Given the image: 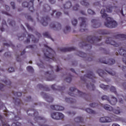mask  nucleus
<instances>
[{
  "instance_id": "nucleus-41",
  "label": "nucleus",
  "mask_w": 126,
  "mask_h": 126,
  "mask_svg": "<svg viewBox=\"0 0 126 126\" xmlns=\"http://www.w3.org/2000/svg\"><path fill=\"white\" fill-rule=\"evenodd\" d=\"M81 4L82 5H84L86 7H88V5H89V3L86 2V0H82L81 1Z\"/></svg>"
},
{
  "instance_id": "nucleus-47",
  "label": "nucleus",
  "mask_w": 126,
  "mask_h": 126,
  "mask_svg": "<svg viewBox=\"0 0 126 126\" xmlns=\"http://www.w3.org/2000/svg\"><path fill=\"white\" fill-rule=\"evenodd\" d=\"M71 22H72V25H73V26H76V25H77V20H76L75 19H73L71 20Z\"/></svg>"
},
{
  "instance_id": "nucleus-54",
  "label": "nucleus",
  "mask_w": 126,
  "mask_h": 126,
  "mask_svg": "<svg viewBox=\"0 0 126 126\" xmlns=\"http://www.w3.org/2000/svg\"><path fill=\"white\" fill-rule=\"evenodd\" d=\"M79 8V5L78 4H76L75 6L73 7V10H78Z\"/></svg>"
},
{
  "instance_id": "nucleus-9",
  "label": "nucleus",
  "mask_w": 126,
  "mask_h": 126,
  "mask_svg": "<svg viewBox=\"0 0 126 126\" xmlns=\"http://www.w3.org/2000/svg\"><path fill=\"white\" fill-rule=\"evenodd\" d=\"M12 93L14 96L16 97V98L14 97L13 98V102L15 105H19V106L21 105V104H22V101L17 97H21V96H22V93L21 92H12Z\"/></svg>"
},
{
  "instance_id": "nucleus-3",
  "label": "nucleus",
  "mask_w": 126,
  "mask_h": 126,
  "mask_svg": "<svg viewBox=\"0 0 126 126\" xmlns=\"http://www.w3.org/2000/svg\"><path fill=\"white\" fill-rule=\"evenodd\" d=\"M101 17L105 18L106 22L104 23V25L108 28H115L118 26V23L114 21L113 18L108 17V14H106V10L102 9L100 11Z\"/></svg>"
},
{
  "instance_id": "nucleus-39",
  "label": "nucleus",
  "mask_w": 126,
  "mask_h": 126,
  "mask_svg": "<svg viewBox=\"0 0 126 126\" xmlns=\"http://www.w3.org/2000/svg\"><path fill=\"white\" fill-rule=\"evenodd\" d=\"M85 111L86 112H87V113H88V114H93V115H94L96 113L93 110L90 108H87L86 109Z\"/></svg>"
},
{
  "instance_id": "nucleus-46",
  "label": "nucleus",
  "mask_w": 126,
  "mask_h": 126,
  "mask_svg": "<svg viewBox=\"0 0 126 126\" xmlns=\"http://www.w3.org/2000/svg\"><path fill=\"white\" fill-rule=\"evenodd\" d=\"M43 34V36H44V37H46V38L51 39V35L50 34H49V32H44Z\"/></svg>"
},
{
  "instance_id": "nucleus-55",
  "label": "nucleus",
  "mask_w": 126,
  "mask_h": 126,
  "mask_svg": "<svg viewBox=\"0 0 126 126\" xmlns=\"http://www.w3.org/2000/svg\"><path fill=\"white\" fill-rule=\"evenodd\" d=\"M4 56L5 57H11V53H10V52H6L4 53Z\"/></svg>"
},
{
  "instance_id": "nucleus-36",
  "label": "nucleus",
  "mask_w": 126,
  "mask_h": 126,
  "mask_svg": "<svg viewBox=\"0 0 126 126\" xmlns=\"http://www.w3.org/2000/svg\"><path fill=\"white\" fill-rule=\"evenodd\" d=\"M72 79V75H71V74H68L67 75V77L65 79V80L66 82L70 83V82H71Z\"/></svg>"
},
{
  "instance_id": "nucleus-1",
  "label": "nucleus",
  "mask_w": 126,
  "mask_h": 126,
  "mask_svg": "<svg viewBox=\"0 0 126 126\" xmlns=\"http://www.w3.org/2000/svg\"><path fill=\"white\" fill-rule=\"evenodd\" d=\"M88 79H91L93 83H95V82H96L95 81L96 77L94 73H93V72L91 70L87 71L86 75L83 77H81V80L85 81V83H87L86 87L87 89H91V90L94 91L95 89V85L93 84H91V83H89Z\"/></svg>"
},
{
  "instance_id": "nucleus-4",
  "label": "nucleus",
  "mask_w": 126,
  "mask_h": 126,
  "mask_svg": "<svg viewBox=\"0 0 126 126\" xmlns=\"http://www.w3.org/2000/svg\"><path fill=\"white\" fill-rule=\"evenodd\" d=\"M44 47L46 49V51L43 50L44 59L47 60V62H50V60L56 61L55 58L56 52H55V51L46 44L44 45Z\"/></svg>"
},
{
  "instance_id": "nucleus-50",
  "label": "nucleus",
  "mask_w": 126,
  "mask_h": 126,
  "mask_svg": "<svg viewBox=\"0 0 126 126\" xmlns=\"http://www.w3.org/2000/svg\"><path fill=\"white\" fill-rule=\"evenodd\" d=\"M4 88H5V86L0 83V91H4Z\"/></svg>"
},
{
  "instance_id": "nucleus-20",
  "label": "nucleus",
  "mask_w": 126,
  "mask_h": 126,
  "mask_svg": "<svg viewBox=\"0 0 126 126\" xmlns=\"http://www.w3.org/2000/svg\"><path fill=\"white\" fill-rule=\"evenodd\" d=\"M50 27L51 28H55L56 30L62 29V25L58 22H52L50 25Z\"/></svg>"
},
{
  "instance_id": "nucleus-25",
  "label": "nucleus",
  "mask_w": 126,
  "mask_h": 126,
  "mask_svg": "<svg viewBox=\"0 0 126 126\" xmlns=\"http://www.w3.org/2000/svg\"><path fill=\"white\" fill-rule=\"evenodd\" d=\"M97 72L98 75L100 76V77H102L103 78V79L106 78V77L107 76V73L104 71V70L99 69L97 70Z\"/></svg>"
},
{
  "instance_id": "nucleus-33",
  "label": "nucleus",
  "mask_w": 126,
  "mask_h": 126,
  "mask_svg": "<svg viewBox=\"0 0 126 126\" xmlns=\"http://www.w3.org/2000/svg\"><path fill=\"white\" fill-rule=\"evenodd\" d=\"M117 6H112L111 5L106 6V10L108 12H112L113 8H117Z\"/></svg>"
},
{
  "instance_id": "nucleus-43",
  "label": "nucleus",
  "mask_w": 126,
  "mask_h": 126,
  "mask_svg": "<svg viewBox=\"0 0 126 126\" xmlns=\"http://www.w3.org/2000/svg\"><path fill=\"white\" fill-rule=\"evenodd\" d=\"M70 31V27L67 26L65 27V29L63 30V32L65 33V34H66V33H68Z\"/></svg>"
},
{
  "instance_id": "nucleus-22",
  "label": "nucleus",
  "mask_w": 126,
  "mask_h": 126,
  "mask_svg": "<svg viewBox=\"0 0 126 126\" xmlns=\"http://www.w3.org/2000/svg\"><path fill=\"white\" fill-rule=\"evenodd\" d=\"M49 21H51V19L50 17L47 16L46 17L42 18L41 24H42L43 26H47V25H48V22Z\"/></svg>"
},
{
  "instance_id": "nucleus-10",
  "label": "nucleus",
  "mask_w": 126,
  "mask_h": 126,
  "mask_svg": "<svg viewBox=\"0 0 126 126\" xmlns=\"http://www.w3.org/2000/svg\"><path fill=\"white\" fill-rule=\"evenodd\" d=\"M23 7H29V10L31 12H34V0H31L29 3L27 1L23 2L22 3Z\"/></svg>"
},
{
  "instance_id": "nucleus-34",
  "label": "nucleus",
  "mask_w": 126,
  "mask_h": 126,
  "mask_svg": "<svg viewBox=\"0 0 126 126\" xmlns=\"http://www.w3.org/2000/svg\"><path fill=\"white\" fill-rule=\"evenodd\" d=\"M77 55L78 56H79V57H81V58H86V57H87V54L84 53V52L81 51H78Z\"/></svg>"
},
{
  "instance_id": "nucleus-17",
  "label": "nucleus",
  "mask_w": 126,
  "mask_h": 126,
  "mask_svg": "<svg viewBox=\"0 0 126 126\" xmlns=\"http://www.w3.org/2000/svg\"><path fill=\"white\" fill-rule=\"evenodd\" d=\"M105 42L106 44H109L110 45L114 46V47H119L120 46V44L117 43L116 41H114L112 37H107Z\"/></svg>"
},
{
  "instance_id": "nucleus-61",
  "label": "nucleus",
  "mask_w": 126,
  "mask_h": 126,
  "mask_svg": "<svg viewBox=\"0 0 126 126\" xmlns=\"http://www.w3.org/2000/svg\"><path fill=\"white\" fill-rule=\"evenodd\" d=\"M2 13L3 14H5V15H8V16H10V14H9V13L7 11H2Z\"/></svg>"
},
{
  "instance_id": "nucleus-13",
  "label": "nucleus",
  "mask_w": 126,
  "mask_h": 126,
  "mask_svg": "<svg viewBox=\"0 0 126 126\" xmlns=\"http://www.w3.org/2000/svg\"><path fill=\"white\" fill-rule=\"evenodd\" d=\"M51 117L54 120H63L64 118V115L61 113L54 112L51 113Z\"/></svg>"
},
{
  "instance_id": "nucleus-23",
  "label": "nucleus",
  "mask_w": 126,
  "mask_h": 126,
  "mask_svg": "<svg viewBox=\"0 0 126 126\" xmlns=\"http://www.w3.org/2000/svg\"><path fill=\"white\" fill-rule=\"evenodd\" d=\"M76 48L74 47H68V48H60V52L65 53L66 52H71V51H75Z\"/></svg>"
},
{
  "instance_id": "nucleus-18",
  "label": "nucleus",
  "mask_w": 126,
  "mask_h": 126,
  "mask_svg": "<svg viewBox=\"0 0 126 126\" xmlns=\"http://www.w3.org/2000/svg\"><path fill=\"white\" fill-rule=\"evenodd\" d=\"M28 36L29 38H27V40L25 41V44H28L30 42V39H32V42H33V43H38L39 42V39H37V38H35V36L33 35L32 34H28Z\"/></svg>"
},
{
  "instance_id": "nucleus-32",
  "label": "nucleus",
  "mask_w": 126,
  "mask_h": 126,
  "mask_svg": "<svg viewBox=\"0 0 126 126\" xmlns=\"http://www.w3.org/2000/svg\"><path fill=\"white\" fill-rule=\"evenodd\" d=\"M65 100L66 102H67V103H69L70 104H72L76 102V100L75 99L71 98H65Z\"/></svg>"
},
{
  "instance_id": "nucleus-24",
  "label": "nucleus",
  "mask_w": 126,
  "mask_h": 126,
  "mask_svg": "<svg viewBox=\"0 0 126 126\" xmlns=\"http://www.w3.org/2000/svg\"><path fill=\"white\" fill-rule=\"evenodd\" d=\"M50 108L52 110H55V111H63L64 109L63 107L60 105H51Z\"/></svg>"
},
{
  "instance_id": "nucleus-7",
  "label": "nucleus",
  "mask_w": 126,
  "mask_h": 126,
  "mask_svg": "<svg viewBox=\"0 0 126 126\" xmlns=\"http://www.w3.org/2000/svg\"><path fill=\"white\" fill-rule=\"evenodd\" d=\"M104 109L105 110H106L107 111H109L110 112H113L114 114H116V115H119V114H121V112H122V110H121V108L119 107H117L116 108H113L112 106H110L108 104H105L103 106Z\"/></svg>"
},
{
  "instance_id": "nucleus-28",
  "label": "nucleus",
  "mask_w": 126,
  "mask_h": 126,
  "mask_svg": "<svg viewBox=\"0 0 126 126\" xmlns=\"http://www.w3.org/2000/svg\"><path fill=\"white\" fill-rule=\"evenodd\" d=\"M115 39H120L121 40H126V35L124 34H118L114 37Z\"/></svg>"
},
{
  "instance_id": "nucleus-60",
  "label": "nucleus",
  "mask_w": 126,
  "mask_h": 126,
  "mask_svg": "<svg viewBox=\"0 0 126 126\" xmlns=\"http://www.w3.org/2000/svg\"><path fill=\"white\" fill-rule=\"evenodd\" d=\"M56 17H57L58 18H59V17H60V16H61V15H62V12H58L56 14Z\"/></svg>"
},
{
  "instance_id": "nucleus-38",
  "label": "nucleus",
  "mask_w": 126,
  "mask_h": 126,
  "mask_svg": "<svg viewBox=\"0 0 126 126\" xmlns=\"http://www.w3.org/2000/svg\"><path fill=\"white\" fill-rule=\"evenodd\" d=\"M3 116H1V115L0 114V121L2 123V126H10L7 125V123H4V122H3Z\"/></svg>"
},
{
  "instance_id": "nucleus-59",
  "label": "nucleus",
  "mask_w": 126,
  "mask_h": 126,
  "mask_svg": "<svg viewBox=\"0 0 126 126\" xmlns=\"http://www.w3.org/2000/svg\"><path fill=\"white\" fill-rule=\"evenodd\" d=\"M11 5L13 9H15V3H14V2H11Z\"/></svg>"
},
{
  "instance_id": "nucleus-31",
  "label": "nucleus",
  "mask_w": 126,
  "mask_h": 126,
  "mask_svg": "<svg viewBox=\"0 0 126 126\" xmlns=\"http://www.w3.org/2000/svg\"><path fill=\"white\" fill-rule=\"evenodd\" d=\"M43 10L44 12H49L51 10V7L48 4L43 5Z\"/></svg>"
},
{
  "instance_id": "nucleus-11",
  "label": "nucleus",
  "mask_w": 126,
  "mask_h": 126,
  "mask_svg": "<svg viewBox=\"0 0 126 126\" xmlns=\"http://www.w3.org/2000/svg\"><path fill=\"white\" fill-rule=\"evenodd\" d=\"M114 119H117V116L115 115H112L111 118L108 117H101L99 119L100 123H112Z\"/></svg>"
},
{
  "instance_id": "nucleus-2",
  "label": "nucleus",
  "mask_w": 126,
  "mask_h": 126,
  "mask_svg": "<svg viewBox=\"0 0 126 126\" xmlns=\"http://www.w3.org/2000/svg\"><path fill=\"white\" fill-rule=\"evenodd\" d=\"M102 40V36L96 37L91 35L87 36L84 41L81 42L82 47H89L90 49H92V45H96V43Z\"/></svg>"
},
{
  "instance_id": "nucleus-53",
  "label": "nucleus",
  "mask_w": 126,
  "mask_h": 126,
  "mask_svg": "<svg viewBox=\"0 0 126 126\" xmlns=\"http://www.w3.org/2000/svg\"><path fill=\"white\" fill-rule=\"evenodd\" d=\"M5 84H6V85H10L11 84V82L9 80H3L2 81Z\"/></svg>"
},
{
  "instance_id": "nucleus-42",
  "label": "nucleus",
  "mask_w": 126,
  "mask_h": 126,
  "mask_svg": "<svg viewBox=\"0 0 126 126\" xmlns=\"http://www.w3.org/2000/svg\"><path fill=\"white\" fill-rule=\"evenodd\" d=\"M25 25L26 27L28 28V30H29L30 31H32V32L34 31V28L30 27V26L29 25V24L26 23Z\"/></svg>"
},
{
  "instance_id": "nucleus-6",
  "label": "nucleus",
  "mask_w": 126,
  "mask_h": 126,
  "mask_svg": "<svg viewBox=\"0 0 126 126\" xmlns=\"http://www.w3.org/2000/svg\"><path fill=\"white\" fill-rule=\"evenodd\" d=\"M27 114L29 116H34V120L36 122V123H42L43 121H44L45 118L44 117H40L39 116V113H38V111L36 110H35L34 109H29L27 111Z\"/></svg>"
},
{
  "instance_id": "nucleus-58",
  "label": "nucleus",
  "mask_w": 126,
  "mask_h": 126,
  "mask_svg": "<svg viewBox=\"0 0 126 126\" xmlns=\"http://www.w3.org/2000/svg\"><path fill=\"white\" fill-rule=\"evenodd\" d=\"M8 71L9 72H13L14 71V68L12 67L9 68L8 69Z\"/></svg>"
},
{
  "instance_id": "nucleus-35",
  "label": "nucleus",
  "mask_w": 126,
  "mask_h": 126,
  "mask_svg": "<svg viewBox=\"0 0 126 126\" xmlns=\"http://www.w3.org/2000/svg\"><path fill=\"white\" fill-rule=\"evenodd\" d=\"M100 88H102L104 91H106V90H108L110 88V86L109 85H105L103 84H100Z\"/></svg>"
},
{
  "instance_id": "nucleus-5",
  "label": "nucleus",
  "mask_w": 126,
  "mask_h": 126,
  "mask_svg": "<svg viewBox=\"0 0 126 126\" xmlns=\"http://www.w3.org/2000/svg\"><path fill=\"white\" fill-rule=\"evenodd\" d=\"M69 90L70 91V93H68V94L70 96H72V97H76L78 94L79 97H83V98H84L86 101L88 99V98L89 94L83 93L74 87H70Z\"/></svg>"
},
{
  "instance_id": "nucleus-30",
  "label": "nucleus",
  "mask_w": 126,
  "mask_h": 126,
  "mask_svg": "<svg viewBox=\"0 0 126 126\" xmlns=\"http://www.w3.org/2000/svg\"><path fill=\"white\" fill-rule=\"evenodd\" d=\"M97 33L100 35H108V34H110V32L106 30H99L98 31Z\"/></svg>"
},
{
  "instance_id": "nucleus-45",
  "label": "nucleus",
  "mask_w": 126,
  "mask_h": 126,
  "mask_svg": "<svg viewBox=\"0 0 126 126\" xmlns=\"http://www.w3.org/2000/svg\"><path fill=\"white\" fill-rule=\"evenodd\" d=\"M27 70L29 71L30 72H33L34 71V69H33V67L31 66H28L27 67Z\"/></svg>"
},
{
  "instance_id": "nucleus-44",
  "label": "nucleus",
  "mask_w": 126,
  "mask_h": 126,
  "mask_svg": "<svg viewBox=\"0 0 126 126\" xmlns=\"http://www.w3.org/2000/svg\"><path fill=\"white\" fill-rule=\"evenodd\" d=\"M88 13H89V14H91V15H95V14H96L95 12L91 10V9H88Z\"/></svg>"
},
{
  "instance_id": "nucleus-15",
  "label": "nucleus",
  "mask_w": 126,
  "mask_h": 126,
  "mask_svg": "<svg viewBox=\"0 0 126 126\" xmlns=\"http://www.w3.org/2000/svg\"><path fill=\"white\" fill-rule=\"evenodd\" d=\"M118 53L120 56H124V58H123V62L126 65V50L123 48V47H121L119 49Z\"/></svg>"
},
{
  "instance_id": "nucleus-26",
  "label": "nucleus",
  "mask_w": 126,
  "mask_h": 126,
  "mask_svg": "<svg viewBox=\"0 0 126 126\" xmlns=\"http://www.w3.org/2000/svg\"><path fill=\"white\" fill-rule=\"evenodd\" d=\"M37 88H39V89L44 90V91H50V88L48 87L46 85H43L41 84H38L37 86Z\"/></svg>"
},
{
  "instance_id": "nucleus-19",
  "label": "nucleus",
  "mask_w": 126,
  "mask_h": 126,
  "mask_svg": "<svg viewBox=\"0 0 126 126\" xmlns=\"http://www.w3.org/2000/svg\"><path fill=\"white\" fill-rule=\"evenodd\" d=\"M41 96H43V98L45 99L47 102L49 103H52L53 101H54V98L53 97L47 94L46 93H44L43 92L41 93Z\"/></svg>"
},
{
  "instance_id": "nucleus-64",
  "label": "nucleus",
  "mask_w": 126,
  "mask_h": 126,
  "mask_svg": "<svg viewBox=\"0 0 126 126\" xmlns=\"http://www.w3.org/2000/svg\"><path fill=\"white\" fill-rule=\"evenodd\" d=\"M49 2H50L51 4H54L56 3V0H49Z\"/></svg>"
},
{
  "instance_id": "nucleus-52",
  "label": "nucleus",
  "mask_w": 126,
  "mask_h": 126,
  "mask_svg": "<svg viewBox=\"0 0 126 126\" xmlns=\"http://www.w3.org/2000/svg\"><path fill=\"white\" fill-rule=\"evenodd\" d=\"M101 100L104 101V100H106L107 101H109V97L107 95H103L101 97Z\"/></svg>"
},
{
  "instance_id": "nucleus-21",
  "label": "nucleus",
  "mask_w": 126,
  "mask_h": 126,
  "mask_svg": "<svg viewBox=\"0 0 126 126\" xmlns=\"http://www.w3.org/2000/svg\"><path fill=\"white\" fill-rule=\"evenodd\" d=\"M51 89L53 90L54 91H63V90L65 89V87L56 86V84H53L51 86Z\"/></svg>"
},
{
  "instance_id": "nucleus-12",
  "label": "nucleus",
  "mask_w": 126,
  "mask_h": 126,
  "mask_svg": "<svg viewBox=\"0 0 126 126\" xmlns=\"http://www.w3.org/2000/svg\"><path fill=\"white\" fill-rule=\"evenodd\" d=\"M45 75L46 77L47 81H52L54 80L55 78H56V76L54 74V71L52 69L51 73L49 71H47L45 73Z\"/></svg>"
},
{
  "instance_id": "nucleus-51",
  "label": "nucleus",
  "mask_w": 126,
  "mask_h": 126,
  "mask_svg": "<svg viewBox=\"0 0 126 126\" xmlns=\"http://www.w3.org/2000/svg\"><path fill=\"white\" fill-rule=\"evenodd\" d=\"M106 72L109 73L110 75H112V76H115V75H116V73L114 71H106Z\"/></svg>"
},
{
  "instance_id": "nucleus-8",
  "label": "nucleus",
  "mask_w": 126,
  "mask_h": 126,
  "mask_svg": "<svg viewBox=\"0 0 126 126\" xmlns=\"http://www.w3.org/2000/svg\"><path fill=\"white\" fill-rule=\"evenodd\" d=\"M79 20H81V22L80 24V32H87L88 30L86 29V19L85 18L80 17L79 18Z\"/></svg>"
},
{
  "instance_id": "nucleus-29",
  "label": "nucleus",
  "mask_w": 126,
  "mask_h": 126,
  "mask_svg": "<svg viewBox=\"0 0 126 126\" xmlns=\"http://www.w3.org/2000/svg\"><path fill=\"white\" fill-rule=\"evenodd\" d=\"M108 102L109 103H110L111 105H112V106H115V105L117 104V98L113 96H112L111 99L110 100V99H109Z\"/></svg>"
},
{
  "instance_id": "nucleus-14",
  "label": "nucleus",
  "mask_w": 126,
  "mask_h": 126,
  "mask_svg": "<svg viewBox=\"0 0 126 126\" xmlns=\"http://www.w3.org/2000/svg\"><path fill=\"white\" fill-rule=\"evenodd\" d=\"M70 7H71V2L68 1L66 2L65 4H63V6L61 8V9L63 10L64 14L68 15V12L66 11V9H69Z\"/></svg>"
},
{
  "instance_id": "nucleus-40",
  "label": "nucleus",
  "mask_w": 126,
  "mask_h": 126,
  "mask_svg": "<svg viewBox=\"0 0 126 126\" xmlns=\"http://www.w3.org/2000/svg\"><path fill=\"white\" fill-rule=\"evenodd\" d=\"M7 22L9 23V25H10V26L13 27L15 25V21L13 20H10V19H8Z\"/></svg>"
},
{
  "instance_id": "nucleus-48",
  "label": "nucleus",
  "mask_w": 126,
  "mask_h": 126,
  "mask_svg": "<svg viewBox=\"0 0 126 126\" xmlns=\"http://www.w3.org/2000/svg\"><path fill=\"white\" fill-rule=\"evenodd\" d=\"M90 106L92 108H96V107H98V106H99V104L96 103H93L90 104Z\"/></svg>"
},
{
  "instance_id": "nucleus-63",
  "label": "nucleus",
  "mask_w": 126,
  "mask_h": 126,
  "mask_svg": "<svg viewBox=\"0 0 126 126\" xmlns=\"http://www.w3.org/2000/svg\"><path fill=\"white\" fill-rule=\"evenodd\" d=\"M121 87H123L124 89L126 90V83H123L121 85Z\"/></svg>"
},
{
  "instance_id": "nucleus-49",
  "label": "nucleus",
  "mask_w": 126,
  "mask_h": 126,
  "mask_svg": "<svg viewBox=\"0 0 126 126\" xmlns=\"http://www.w3.org/2000/svg\"><path fill=\"white\" fill-rule=\"evenodd\" d=\"M3 46H6L7 47H12V48H14V45L12 44V43L10 42L9 44L8 43H3Z\"/></svg>"
},
{
  "instance_id": "nucleus-37",
  "label": "nucleus",
  "mask_w": 126,
  "mask_h": 126,
  "mask_svg": "<svg viewBox=\"0 0 126 126\" xmlns=\"http://www.w3.org/2000/svg\"><path fill=\"white\" fill-rule=\"evenodd\" d=\"M4 26H7V25H6V22L5 20H3L2 21V27L0 29L1 32H3V31H4V28H3Z\"/></svg>"
},
{
  "instance_id": "nucleus-27",
  "label": "nucleus",
  "mask_w": 126,
  "mask_h": 126,
  "mask_svg": "<svg viewBox=\"0 0 126 126\" xmlns=\"http://www.w3.org/2000/svg\"><path fill=\"white\" fill-rule=\"evenodd\" d=\"M91 22L92 23H93V28H98V27H100V24L97 22V21L96 19L92 20Z\"/></svg>"
},
{
  "instance_id": "nucleus-56",
  "label": "nucleus",
  "mask_w": 126,
  "mask_h": 126,
  "mask_svg": "<svg viewBox=\"0 0 126 126\" xmlns=\"http://www.w3.org/2000/svg\"><path fill=\"white\" fill-rule=\"evenodd\" d=\"M101 51H103V53L104 54H106V55H109V52L108 51H106V49H105L104 48H100Z\"/></svg>"
},
{
  "instance_id": "nucleus-16",
  "label": "nucleus",
  "mask_w": 126,
  "mask_h": 126,
  "mask_svg": "<svg viewBox=\"0 0 126 126\" xmlns=\"http://www.w3.org/2000/svg\"><path fill=\"white\" fill-rule=\"evenodd\" d=\"M99 63H105L106 64H108L109 65H112L116 63V61L113 59H109L108 61L103 60V58H101L99 60Z\"/></svg>"
},
{
  "instance_id": "nucleus-62",
  "label": "nucleus",
  "mask_w": 126,
  "mask_h": 126,
  "mask_svg": "<svg viewBox=\"0 0 126 126\" xmlns=\"http://www.w3.org/2000/svg\"><path fill=\"white\" fill-rule=\"evenodd\" d=\"M40 64L37 63V65H38V66H39L40 67H43V66H44V63H42V61H40Z\"/></svg>"
},
{
  "instance_id": "nucleus-57",
  "label": "nucleus",
  "mask_w": 126,
  "mask_h": 126,
  "mask_svg": "<svg viewBox=\"0 0 126 126\" xmlns=\"http://www.w3.org/2000/svg\"><path fill=\"white\" fill-rule=\"evenodd\" d=\"M25 17L28 19V20H30V21H32V22H33V19L32 18V17H31V16H26Z\"/></svg>"
}]
</instances>
